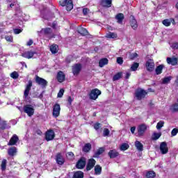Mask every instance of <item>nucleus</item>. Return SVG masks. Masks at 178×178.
Masks as SVG:
<instances>
[{"mask_svg":"<svg viewBox=\"0 0 178 178\" xmlns=\"http://www.w3.org/2000/svg\"><path fill=\"white\" fill-rule=\"evenodd\" d=\"M64 92L65 90L60 89L57 95L58 98H62L63 97Z\"/></svg>","mask_w":178,"mask_h":178,"instance_id":"864d4df0","label":"nucleus"},{"mask_svg":"<svg viewBox=\"0 0 178 178\" xmlns=\"http://www.w3.org/2000/svg\"><path fill=\"white\" fill-rule=\"evenodd\" d=\"M55 131L54 129H49L44 134V138L46 141H52L55 138Z\"/></svg>","mask_w":178,"mask_h":178,"instance_id":"39448f33","label":"nucleus"},{"mask_svg":"<svg viewBox=\"0 0 178 178\" xmlns=\"http://www.w3.org/2000/svg\"><path fill=\"white\" fill-rule=\"evenodd\" d=\"M59 3L60 6H66L67 12H70L73 9V1L72 0H60Z\"/></svg>","mask_w":178,"mask_h":178,"instance_id":"7ed1b4c3","label":"nucleus"},{"mask_svg":"<svg viewBox=\"0 0 178 178\" xmlns=\"http://www.w3.org/2000/svg\"><path fill=\"white\" fill-rule=\"evenodd\" d=\"M129 145L127 143H122L120 146L121 151H127V149H129Z\"/></svg>","mask_w":178,"mask_h":178,"instance_id":"37998d69","label":"nucleus"},{"mask_svg":"<svg viewBox=\"0 0 178 178\" xmlns=\"http://www.w3.org/2000/svg\"><path fill=\"white\" fill-rule=\"evenodd\" d=\"M17 141H19V137L17 135L14 134L10 139L8 145H16Z\"/></svg>","mask_w":178,"mask_h":178,"instance_id":"aec40b11","label":"nucleus"},{"mask_svg":"<svg viewBox=\"0 0 178 178\" xmlns=\"http://www.w3.org/2000/svg\"><path fill=\"white\" fill-rule=\"evenodd\" d=\"M135 147L138 149V151H143L144 150V145L141 143V142L136 140L135 142Z\"/></svg>","mask_w":178,"mask_h":178,"instance_id":"c756f323","label":"nucleus"},{"mask_svg":"<svg viewBox=\"0 0 178 178\" xmlns=\"http://www.w3.org/2000/svg\"><path fill=\"white\" fill-rule=\"evenodd\" d=\"M122 76H123V72H118L113 76V81H118V80H120V79H122Z\"/></svg>","mask_w":178,"mask_h":178,"instance_id":"2f4dec72","label":"nucleus"},{"mask_svg":"<svg viewBox=\"0 0 178 178\" xmlns=\"http://www.w3.org/2000/svg\"><path fill=\"white\" fill-rule=\"evenodd\" d=\"M147 94H148V92H147L143 88H138L135 91V97L136 99H138V101H141V99H144Z\"/></svg>","mask_w":178,"mask_h":178,"instance_id":"f03ea898","label":"nucleus"},{"mask_svg":"<svg viewBox=\"0 0 178 178\" xmlns=\"http://www.w3.org/2000/svg\"><path fill=\"white\" fill-rule=\"evenodd\" d=\"M40 33L41 34H43V35H44L46 38H48V40H52V38H55V37L56 36L54 33L52 29L49 27L42 28L40 31Z\"/></svg>","mask_w":178,"mask_h":178,"instance_id":"f257e3e1","label":"nucleus"},{"mask_svg":"<svg viewBox=\"0 0 178 178\" xmlns=\"http://www.w3.org/2000/svg\"><path fill=\"white\" fill-rule=\"evenodd\" d=\"M72 178H84V172L83 171L74 172Z\"/></svg>","mask_w":178,"mask_h":178,"instance_id":"7c9ffc66","label":"nucleus"},{"mask_svg":"<svg viewBox=\"0 0 178 178\" xmlns=\"http://www.w3.org/2000/svg\"><path fill=\"white\" fill-rule=\"evenodd\" d=\"M54 118H59L60 116V105L58 103L55 104L53 106V113Z\"/></svg>","mask_w":178,"mask_h":178,"instance_id":"0eeeda50","label":"nucleus"},{"mask_svg":"<svg viewBox=\"0 0 178 178\" xmlns=\"http://www.w3.org/2000/svg\"><path fill=\"white\" fill-rule=\"evenodd\" d=\"M172 80V76H165L162 79V84H169Z\"/></svg>","mask_w":178,"mask_h":178,"instance_id":"4c0bfd02","label":"nucleus"},{"mask_svg":"<svg viewBox=\"0 0 178 178\" xmlns=\"http://www.w3.org/2000/svg\"><path fill=\"white\" fill-rule=\"evenodd\" d=\"M65 75L63 73V72L60 71L58 72L57 74V80L58 81V83H63V81H65Z\"/></svg>","mask_w":178,"mask_h":178,"instance_id":"b1692460","label":"nucleus"},{"mask_svg":"<svg viewBox=\"0 0 178 178\" xmlns=\"http://www.w3.org/2000/svg\"><path fill=\"white\" fill-rule=\"evenodd\" d=\"M156 176V173L154 171H148L146 173V178H154Z\"/></svg>","mask_w":178,"mask_h":178,"instance_id":"e433bc0d","label":"nucleus"},{"mask_svg":"<svg viewBox=\"0 0 178 178\" xmlns=\"http://www.w3.org/2000/svg\"><path fill=\"white\" fill-rule=\"evenodd\" d=\"M81 64L76 63L74 66H72V73L74 76H79L80 74V72H81L82 69Z\"/></svg>","mask_w":178,"mask_h":178,"instance_id":"f8f14e48","label":"nucleus"},{"mask_svg":"<svg viewBox=\"0 0 178 178\" xmlns=\"http://www.w3.org/2000/svg\"><path fill=\"white\" fill-rule=\"evenodd\" d=\"M177 133H178V129L174 128L171 131L172 137H175V136H177Z\"/></svg>","mask_w":178,"mask_h":178,"instance_id":"3c124183","label":"nucleus"},{"mask_svg":"<svg viewBox=\"0 0 178 178\" xmlns=\"http://www.w3.org/2000/svg\"><path fill=\"white\" fill-rule=\"evenodd\" d=\"M115 19L117 20V23L118 24H122L123 23V20H124V14L122 13H119L115 15Z\"/></svg>","mask_w":178,"mask_h":178,"instance_id":"4be33fe9","label":"nucleus"},{"mask_svg":"<svg viewBox=\"0 0 178 178\" xmlns=\"http://www.w3.org/2000/svg\"><path fill=\"white\" fill-rule=\"evenodd\" d=\"M172 49H178V42H174L172 45Z\"/></svg>","mask_w":178,"mask_h":178,"instance_id":"680f3d73","label":"nucleus"},{"mask_svg":"<svg viewBox=\"0 0 178 178\" xmlns=\"http://www.w3.org/2000/svg\"><path fill=\"white\" fill-rule=\"evenodd\" d=\"M67 154L70 158H74V153L73 152H69Z\"/></svg>","mask_w":178,"mask_h":178,"instance_id":"e2e57ef3","label":"nucleus"},{"mask_svg":"<svg viewBox=\"0 0 178 178\" xmlns=\"http://www.w3.org/2000/svg\"><path fill=\"white\" fill-rule=\"evenodd\" d=\"M56 162L60 166H62L65 163V158L62 156V153H57L56 155Z\"/></svg>","mask_w":178,"mask_h":178,"instance_id":"4468645a","label":"nucleus"},{"mask_svg":"<svg viewBox=\"0 0 178 178\" xmlns=\"http://www.w3.org/2000/svg\"><path fill=\"white\" fill-rule=\"evenodd\" d=\"M5 40L8 41V42H12L13 41V37L9 36V35H6L5 36Z\"/></svg>","mask_w":178,"mask_h":178,"instance_id":"6e6d98bb","label":"nucleus"},{"mask_svg":"<svg viewBox=\"0 0 178 178\" xmlns=\"http://www.w3.org/2000/svg\"><path fill=\"white\" fill-rule=\"evenodd\" d=\"M107 38H118V33L113 32H108L106 34Z\"/></svg>","mask_w":178,"mask_h":178,"instance_id":"58836bf2","label":"nucleus"},{"mask_svg":"<svg viewBox=\"0 0 178 178\" xmlns=\"http://www.w3.org/2000/svg\"><path fill=\"white\" fill-rule=\"evenodd\" d=\"M161 136H162V133H154L153 136L152 137V140H153V141H156V140H159V138H161Z\"/></svg>","mask_w":178,"mask_h":178,"instance_id":"ea45409f","label":"nucleus"},{"mask_svg":"<svg viewBox=\"0 0 178 178\" xmlns=\"http://www.w3.org/2000/svg\"><path fill=\"white\" fill-rule=\"evenodd\" d=\"M17 153V149L16 147H12L8 150V154L10 156H15Z\"/></svg>","mask_w":178,"mask_h":178,"instance_id":"bb28decb","label":"nucleus"},{"mask_svg":"<svg viewBox=\"0 0 178 178\" xmlns=\"http://www.w3.org/2000/svg\"><path fill=\"white\" fill-rule=\"evenodd\" d=\"M10 77H12V79H19V73L15 71L10 74Z\"/></svg>","mask_w":178,"mask_h":178,"instance_id":"de8ad7c7","label":"nucleus"},{"mask_svg":"<svg viewBox=\"0 0 178 178\" xmlns=\"http://www.w3.org/2000/svg\"><path fill=\"white\" fill-rule=\"evenodd\" d=\"M100 6L103 8H111L112 6V0H100Z\"/></svg>","mask_w":178,"mask_h":178,"instance_id":"6ab92c4d","label":"nucleus"},{"mask_svg":"<svg viewBox=\"0 0 178 178\" xmlns=\"http://www.w3.org/2000/svg\"><path fill=\"white\" fill-rule=\"evenodd\" d=\"M167 63L168 65H172V66H176V65H177L178 63V58L176 57H174V58L168 57L167 58Z\"/></svg>","mask_w":178,"mask_h":178,"instance_id":"412c9836","label":"nucleus"},{"mask_svg":"<svg viewBox=\"0 0 178 178\" xmlns=\"http://www.w3.org/2000/svg\"><path fill=\"white\" fill-rule=\"evenodd\" d=\"M92 147L91 146V143H86L84 146L82 148L83 152H85L86 154L90 152L91 151V149Z\"/></svg>","mask_w":178,"mask_h":178,"instance_id":"a878e982","label":"nucleus"},{"mask_svg":"<svg viewBox=\"0 0 178 178\" xmlns=\"http://www.w3.org/2000/svg\"><path fill=\"white\" fill-rule=\"evenodd\" d=\"M117 63H118V65H123V58L118 57L117 58Z\"/></svg>","mask_w":178,"mask_h":178,"instance_id":"4d7b16f0","label":"nucleus"},{"mask_svg":"<svg viewBox=\"0 0 178 178\" xmlns=\"http://www.w3.org/2000/svg\"><path fill=\"white\" fill-rule=\"evenodd\" d=\"M105 152V147H99L93 154V158H99V155H102Z\"/></svg>","mask_w":178,"mask_h":178,"instance_id":"393cba45","label":"nucleus"},{"mask_svg":"<svg viewBox=\"0 0 178 178\" xmlns=\"http://www.w3.org/2000/svg\"><path fill=\"white\" fill-rule=\"evenodd\" d=\"M160 151L163 155H165L167 152H169V148H168V143H166V142H162L160 144Z\"/></svg>","mask_w":178,"mask_h":178,"instance_id":"dca6fc26","label":"nucleus"},{"mask_svg":"<svg viewBox=\"0 0 178 178\" xmlns=\"http://www.w3.org/2000/svg\"><path fill=\"white\" fill-rule=\"evenodd\" d=\"M137 130L138 137H143V136L145 134V131H147V125L145 124H140L138 127Z\"/></svg>","mask_w":178,"mask_h":178,"instance_id":"9d476101","label":"nucleus"},{"mask_svg":"<svg viewBox=\"0 0 178 178\" xmlns=\"http://www.w3.org/2000/svg\"><path fill=\"white\" fill-rule=\"evenodd\" d=\"M101 173H102V167L99 165H96L95 166V175H101Z\"/></svg>","mask_w":178,"mask_h":178,"instance_id":"f704fd0d","label":"nucleus"},{"mask_svg":"<svg viewBox=\"0 0 178 178\" xmlns=\"http://www.w3.org/2000/svg\"><path fill=\"white\" fill-rule=\"evenodd\" d=\"M138 56V54L137 53H132L129 55V58L131 60H133L134 59H136Z\"/></svg>","mask_w":178,"mask_h":178,"instance_id":"603ef678","label":"nucleus"},{"mask_svg":"<svg viewBox=\"0 0 178 178\" xmlns=\"http://www.w3.org/2000/svg\"><path fill=\"white\" fill-rule=\"evenodd\" d=\"M6 163H8V161L6 159H3L1 164V169L2 172H5V170H6Z\"/></svg>","mask_w":178,"mask_h":178,"instance_id":"c9c22d12","label":"nucleus"},{"mask_svg":"<svg viewBox=\"0 0 178 178\" xmlns=\"http://www.w3.org/2000/svg\"><path fill=\"white\" fill-rule=\"evenodd\" d=\"M129 23L133 30H137V29L138 28V24H137V20L136 19V17H134V15H131Z\"/></svg>","mask_w":178,"mask_h":178,"instance_id":"2eb2a0df","label":"nucleus"},{"mask_svg":"<svg viewBox=\"0 0 178 178\" xmlns=\"http://www.w3.org/2000/svg\"><path fill=\"white\" fill-rule=\"evenodd\" d=\"M111 134V131L108 128H105L103 131V137H108Z\"/></svg>","mask_w":178,"mask_h":178,"instance_id":"a18cd8bd","label":"nucleus"},{"mask_svg":"<svg viewBox=\"0 0 178 178\" xmlns=\"http://www.w3.org/2000/svg\"><path fill=\"white\" fill-rule=\"evenodd\" d=\"M35 54H37V52L33 51H28L22 53V58H26V59H31L32 58H33Z\"/></svg>","mask_w":178,"mask_h":178,"instance_id":"a211bd4d","label":"nucleus"},{"mask_svg":"<svg viewBox=\"0 0 178 178\" xmlns=\"http://www.w3.org/2000/svg\"><path fill=\"white\" fill-rule=\"evenodd\" d=\"M99 95H101V90H99V89H92L89 94V98L90 99L95 101Z\"/></svg>","mask_w":178,"mask_h":178,"instance_id":"423d86ee","label":"nucleus"},{"mask_svg":"<svg viewBox=\"0 0 178 178\" xmlns=\"http://www.w3.org/2000/svg\"><path fill=\"white\" fill-rule=\"evenodd\" d=\"M95 163H97V161L94 159H89L88 161V163L86 165V170L87 172H90L92 169H94L95 166Z\"/></svg>","mask_w":178,"mask_h":178,"instance_id":"ddd939ff","label":"nucleus"},{"mask_svg":"<svg viewBox=\"0 0 178 178\" xmlns=\"http://www.w3.org/2000/svg\"><path fill=\"white\" fill-rule=\"evenodd\" d=\"M36 134H38V136H42V131L40 129H38L36 131Z\"/></svg>","mask_w":178,"mask_h":178,"instance_id":"774afa93","label":"nucleus"},{"mask_svg":"<svg viewBox=\"0 0 178 178\" xmlns=\"http://www.w3.org/2000/svg\"><path fill=\"white\" fill-rule=\"evenodd\" d=\"M35 81L38 86H42V87H47V86H48V81H47L44 78L38 76V75L35 76Z\"/></svg>","mask_w":178,"mask_h":178,"instance_id":"9b49d317","label":"nucleus"},{"mask_svg":"<svg viewBox=\"0 0 178 178\" xmlns=\"http://www.w3.org/2000/svg\"><path fill=\"white\" fill-rule=\"evenodd\" d=\"M33 44H34V41H33V40L30 39L27 43H26V45L28 47H31V45H33Z\"/></svg>","mask_w":178,"mask_h":178,"instance_id":"052dcab7","label":"nucleus"},{"mask_svg":"<svg viewBox=\"0 0 178 178\" xmlns=\"http://www.w3.org/2000/svg\"><path fill=\"white\" fill-rule=\"evenodd\" d=\"M93 127L95 129V130H96L97 131V130H99V129H101V123L99 122H96L94 124Z\"/></svg>","mask_w":178,"mask_h":178,"instance_id":"8fccbe9b","label":"nucleus"},{"mask_svg":"<svg viewBox=\"0 0 178 178\" xmlns=\"http://www.w3.org/2000/svg\"><path fill=\"white\" fill-rule=\"evenodd\" d=\"M162 24H163V26H165V27H169L171 24L170 23V19H165L164 20L162 21Z\"/></svg>","mask_w":178,"mask_h":178,"instance_id":"c03bdc74","label":"nucleus"},{"mask_svg":"<svg viewBox=\"0 0 178 178\" xmlns=\"http://www.w3.org/2000/svg\"><path fill=\"white\" fill-rule=\"evenodd\" d=\"M145 66L147 72H154L155 69V63L154 62V60L152 59L147 60V61L146 62Z\"/></svg>","mask_w":178,"mask_h":178,"instance_id":"6e6552de","label":"nucleus"},{"mask_svg":"<svg viewBox=\"0 0 178 178\" xmlns=\"http://www.w3.org/2000/svg\"><path fill=\"white\" fill-rule=\"evenodd\" d=\"M130 76H131V74H130L129 72H127V73L126 74V76H125L126 80L130 79Z\"/></svg>","mask_w":178,"mask_h":178,"instance_id":"338daca9","label":"nucleus"},{"mask_svg":"<svg viewBox=\"0 0 178 178\" xmlns=\"http://www.w3.org/2000/svg\"><path fill=\"white\" fill-rule=\"evenodd\" d=\"M139 66H140V63H134L131 67V70L132 72H136L137 70V69H138Z\"/></svg>","mask_w":178,"mask_h":178,"instance_id":"79ce46f5","label":"nucleus"},{"mask_svg":"<svg viewBox=\"0 0 178 178\" xmlns=\"http://www.w3.org/2000/svg\"><path fill=\"white\" fill-rule=\"evenodd\" d=\"M31 87H33V81H29L28 84L26 85L24 92V97H25V98H27L29 97V94H30Z\"/></svg>","mask_w":178,"mask_h":178,"instance_id":"f3484780","label":"nucleus"},{"mask_svg":"<svg viewBox=\"0 0 178 178\" xmlns=\"http://www.w3.org/2000/svg\"><path fill=\"white\" fill-rule=\"evenodd\" d=\"M108 155L111 158V159H113L119 156V152L116 151V149H112L108 152Z\"/></svg>","mask_w":178,"mask_h":178,"instance_id":"5701e85b","label":"nucleus"},{"mask_svg":"<svg viewBox=\"0 0 178 178\" xmlns=\"http://www.w3.org/2000/svg\"><path fill=\"white\" fill-rule=\"evenodd\" d=\"M163 67H165V65L163 64L158 65L155 69V73L157 76H159V74H162V72L163 71Z\"/></svg>","mask_w":178,"mask_h":178,"instance_id":"cd10ccee","label":"nucleus"},{"mask_svg":"<svg viewBox=\"0 0 178 178\" xmlns=\"http://www.w3.org/2000/svg\"><path fill=\"white\" fill-rule=\"evenodd\" d=\"M163 124H165V122L163 121H159L157 124H156V129L157 130H161V129H162V127H163Z\"/></svg>","mask_w":178,"mask_h":178,"instance_id":"49530a36","label":"nucleus"},{"mask_svg":"<svg viewBox=\"0 0 178 178\" xmlns=\"http://www.w3.org/2000/svg\"><path fill=\"white\" fill-rule=\"evenodd\" d=\"M172 112H178V103H175L172 106Z\"/></svg>","mask_w":178,"mask_h":178,"instance_id":"09e8293b","label":"nucleus"},{"mask_svg":"<svg viewBox=\"0 0 178 178\" xmlns=\"http://www.w3.org/2000/svg\"><path fill=\"white\" fill-rule=\"evenodd\" d=\"M135 131H136V127H131V133L132 134H134Z\"/></svg>","mask_w":178,"mask_h":178,"instance_id":"69168bd1","label":"nucleus"},{"mask_svg":"<svg viewBox=\"0 0 178 178\" xmlns=\"http://www.w3.org/2000/svg\"><path fill=\"white\" fill-rule=\"evenodd\" d=\"M87 165V159L86 157H81L76 163V169H84Z\"/></svg>","mask_w":178,"mask_h":178,"instance_id":"20e7f679","label":"nucleus"},{"mask_svg":"<svg viewBox=\"0 0 178 178\" xmlns=\"http://www.w3.org/2000/svg\"><path fill=\"white\" fill-rule=\"evenodd\" d=\"M67 102L69 105H72V102H73V99L72 98V96L68 97Z\"/></svg>","mask_w":178,"mask_h":178,"instance_id":"0e129e2a","label":"nucleus"},{"mask_svg":"<svg viewBox=\"0 0 178 178\" xmlns=\"http://www.w3.org/2000/svg\"><path fill=\"white\" fill-rule=\"evenodd\" d=\"M88 12H90V10L88 8H85L83 9V13L84 16L88 15Z\"/></svg>","mask_w":178,"mask_h":178,"instance_id":"bf43d9fd","label":"nucleus"},{"mask_svg":"<svg viewBox=\"0 0 178 178\" xmlns=\"http://www.w3.org/2000/svg\"><path fill=\"white\" fill-rule=\"evenodd\" d=\"M8 127V123L6 121H0V130H6Z\"/></svg>","mask_w":178,"mask_h":178,"instance_id":"a19ab883","label":"nucleus"},{"mask_svg":"<svg viewBox=\"0 0 178 178\" xmlns=\"http://www.w3.org/2000/svg\"><path fill=\"white\" fill-rule=\"evenodd\" d=\"M58 48H59V46H58V44H52L50 46V51L51 52V54H58Z\"/></svg>","mask_w":178,"mask_h":178,"instance_id":"72a5a7b5","label":"nucleus"},{"mask_svg":"<svg viewBox=\"0 0 178 178\" xmlns=\"http://www.w3.org/2000/svg\"><path fill=\"white\" fill-rule=\"evenodd\" d=\"M24 112L26 113L28 116L31 117L34 115V108L31 107L30 104H26L24 106Z\"/></svg>","mask_w":178,"mask_h":178,"instance_id":"1a4fd4ad","label":"nucleus"},{"mask_svg":"<svg viewBox=\"0 0 178 178\" xmlns=\"http://www.w3.org/2000/svg\"><path fill=\"white\" fill-rule=\"evenodd\" d=\"M73 60V57L72 56H68L65 58L66 63H70Z\"/></svg>","mask_w":178,"mask_h":178,"instance_id":"5fc2aeb1","label":"nucleus"},{"mask_svg":"<svg viewBox=\"0 0 178 178\" xmlns=\"http://www.w3.org/2000/svg\"><path fill=\"white\" fill-rule=\"evenodd\" d=\"M78 33L79 34H81V35H88V31H87V29L86 28H80L78 29Z\"/></svg>","mask_w":178,"mask_h":178,"instance_id":"473e14b6","label":"nucleus"},{"mask_svg":"<svg viewBox=\"0 0 178 178\" xmlns=\"http://www.w3.org/2000/svg\"><path fill=\"white\" fill-rule=\"evenodd\" d=\"M23 31V29H14L15 34H20Z\"/></svg>","mask_w":178,"mask_h":178,"instance_id":"13d9d810","label":"nucleus"},{"mask_svg":"<svg viewBox=\"0 0 178 178\" xmlns=\"http://www.w3.org/2000/svg\"><path fill=\"white\" fill-rule=\"evenodd\" d=\"M109 60L106 58H104L99 60V67H104L105 65H108Z\"/></svg>","mask_w":178,"mask_h":178,"instance_id":"c85d7f7f","label":"nucleus"}]
</instances>
